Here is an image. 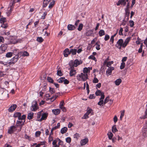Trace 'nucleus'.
Masks as SVG:
<instances>
[{
	"instance_id": "obj_43",
	"label": "nucleus",
	"mask_w": 147,
	"mask_h": 147,
	"mask_svg": "<svg viewBox=\"0 0 147 147\" xmlns=\"http://www.w3.org/2000/svg\"><path fill=\"white\" fill-rule=\"evenodd\" d=\"M83 26V24H80L78 28V30L79 31H80L82 29Z\"/></svg>"
},
{
	"instance_id": "obj_5",
	"label": "nucleus",
	"mask_w": 147,
	"mask_h": 147,
	"mask_svg": "<svg viewBox=\"0 0 147 147\" xmlns=\"http://www.w3.org/2000/svg\"><path fill=\"white\" fill-rule=\"evenodd\" d=\"M14 3V1L13 0H11V2L9 4V7L8 8V9L10 8V9L9 10V11L7 12V16H9L11 13V11L12 10L13 8V7Z\"/></svg>"
},
{
	"instance_id": "obj_3",
	"label": "nucleus",
	"mask_w": 147,
	"mask_h": 147,
	"mask_svg": "<svg viewBox=\"0 0 147 147\" xmlns=\"http://www.w3.org/2000/svg\"><path fill=\"white\" fill-rule=\"evenodd\" d=\"M31 109L32 111H35L38 109V104L35 100L33 101Z\"/></svg>"
},
{
	"instance_id": "obj_17",
	"label": "nucleus",
	"mask_w": 147,
	"mask_h": 147,
	"mask_svg": "<svg viewBox=\"0 0 147 147\" xmlns=\"http://www.w3.org/2000/svg\"><path fill=\"white\" fill-rule=\"evenodd\" d=\"M67 28L69 30H75L76 28L72 24H69L67 26Z\"/></svg>"
},
{
	"instance_id": "obj_14",
	"label": "nucleus",
	"mask_w": 147,
	"mask_h": 147,
	"mask_svg": "<svg viewBox=\"0 0 147 147\" xmlns=\"http://www.w3.org/2000/svg\"><path fill=\"white\" fill-rule=\"evenodd\" d=\"M128 8H129V3H127V8L125 10V12H126V15L125 16V18L127 20H128L129 19Z\"/></svg>"
},
{
	"instance_id": "obj_51",
	"label": "nucleus",
	"mask_w": 147,
	"mask_h": 147,
	"mask_svg": "<svg viewBox=\"0 0 147 147\" xmlns=\"http://www.w3.org/2000/svg\"><path fill=\"white\" fill-rule=\"evenodd\" d=\"M125 66V63L124 62H122L120 67V68L122 69H123Z\"/></svg>"
},
{
	"instance_id": "obj_50",
	"label": "nucleus",
	"mask_w": 147,
	"mask_h": 147,
	"mask_svg": "<svg viewBox=\"0 0 147 147\" xmlns=\"http://www.w3.org/2000/svg\"><path fill=\"white\" fill-rule=\"evenodd\" d=\"M88 58L92 59L96 61H97L95 57H94L93 55H90V56Z\"/></svg>"
},
{
	"instance_id": "obj_54",
	"label": "nucleus",
	"mask_w": 147,
	"mask_h": 147,
	"mask_svg": "<svg viewBox=\"0 0 147 147\" xmlns=\"http://www.w3.org/2000/svg\"><path fill=\"white\" fill-rule=\"evenodd\" d=\"M110 38L108 34H106L105 36L104 39L105 41L108 40Z\"/></svg>"
},
{
	"instance_id": "obj_40",
	"label": "nucleus",
	"mask_w": 147,
	"mask_h": 147,
	"mask_svg": "<svg viewBox=\"0 0 147 147\" xmlns=\"http://www.w3.org/2000/svg\"><path fill=\"white\" fill-rule=\"evenodd\" d=\"M80 136V134L77 133L75 134L74 136V138H76V140H78V139L79 138Z\"/></svg>"
},
{
	"instance_id": "obj_8",
	"label": "nucleus",
	"mask_w": 147,
	"mask_h": 147,
	"mask_svg": "<svg viewBox=\"0 0 147 147\" xmlns=\"http://www.w3.org/2000/svg\"><path fill=\"white\" fill-rule=\"evenodd\" d=\"M95 94L97 96H101L100 99H104L105 98L104 93L100 90H98L95 92Z\"/></svg>"
},
{
	"instance_id": "obj_64",
	"label": "nucleus",
	"mask_w": 147,
	"mask_h": 147,
	"mask_svg": "<svg viewBox=\"0 0 147 147\" xmlns=\"http://www.w3.org/2000/svg\"><path fill=\"white\" fill-rule=\"evenodd\" d=\"M89 98L92 99L95 98V96L94 94H90L89 96Z\"/></svg>"
},
{
	"instance_id": "obj_53",
	"label": "nucleus",
	"mask_w": 147,
	"mask_h": 147,
	"mask_svg": "<svg viewBox=\"0 0 147 147\" xmlns=\"http://www.w3.org/2000/svg\"><path fill=\"white\" fill-rule=\"evenodd\" d=\"M71 138L69 137H67L66 139V142L68 143H70L71 142Z\"/></svg>"
},
{
	"instance_id": "obj_6",
	"label": "nucleus",
	"mask_w": 147,
	"mask_h": 147,
	"mask_svg": "<svg viewBox=\"0 0 147 147\" xmlns=\"http://www.w3.org/2000/svg\"><path fill=\"white\" fill-rule=\"evenodd\" d=\"M25 122V121H24L22 123H20V121H17L16 122V127H19L20 128L18 130V131L20 132L21 131L22 127L24 125V123Z\"/></svg>"
},
{
	"instance_id": "obj_4",
	"label": "nucleus",
	"mask_w": 147,
	"mask_h": 147,
	"mask_svg": "<svg viewBox=\"0 0 147 147\" xmlns=\"http://www.w3.org/2000/svg\"><path fill=\"white\" fill-rule=\"evenodd\" d=\"M19 58L18 54L16 55L14 57L10 60V61L9 62L8 64L9 65L14 64L18 61Z\"/></svg>"
},
{
	"instance_id": "obj_29",
	"label": "nucleus",
	"mask_w": 147,
	"mask_h": 147,
	"mask_svg": "<svg viewBox=\"0 0 147 147\" xmlns=\"http://www.w3.org/2000/svg\"><path fill=\"white\" fill-rule=\"evenodd\" d=\"M107 135L108 136V137L110 140H111L112 138V137L113 136V134L110 131L109 132L107 133Z\"/></svg>"
},
{
	"instance_id": "obj_34",
	"label": "nucleus",
	"mask_w": 147,
	"mask_h": 147,
	"mask_svg": "<svg viewBox=\"0 0 147 147\" xmlns=\"http://www.w3.org/2000/svg\"><path fill=\"white\" fill-rule=\"evenodd\" d=\"M36 40L37 41L41 42H43L44 40L41 37H37L36 39Z\"/></svg>"
},
{
	"instance_id": "obj_49",
	"label": "nucleus",
	"mask_w": 147,
	"mask_h": 147,
	"mask_svg": "<svg viewBox=\"0 0 147 147\" xmlns=\"http://www.w3.org/2000/svg\"><path fill=\"white\" fill-rule=\"evenodd\" d=\"M112 71L109 69H108L106 71V74L107 75H109L111 74Z\"/></svg>"
},
{
	"instance_id": "obj_21",
	"label": "nucleus",
	"mask_w": 147,
	"mask_h": 147,
	"mask_svg": "<svg viewBox=\"0 0 147 147\" xmlns=\"http://www.w3.org/2000/svg\"><path fill=\"white\" fill-rule=\"evenodd\" d=\"M76 52L77 50L76 49H71L70 50V54L71 53L73 55H76Z\"/></svg>"
},
{
	"instance_id": "obj_19",
	"label": "nucleus",
	"mask_w": 147,
	"mask_h": 147,
	"mask_svg": "<svg viewBox=\"0 0 147 147\" xmlns=\"http://www.w3.org/2000/svg\"><path fill=\"white\" fill-rule=\"evenodd\" d=\"M48 115V114L45 113L42 114V115L40 119V121H41L42 120H45L47 118V117Z\"/></svg>"
},
{
	"instance_id": "obj_9",
	"label": "nucleus",
	"mask_w": 147,
	"mask_h": 147,
	"mask_svg": "<svg viewBox=\"0 0 147 147\" xmlns=\"http://www.w3.org/2000/svg\"><path fill=\"white\" fill-rule=\"evenodd\" d=\"M123 42V41L122 39H119L117 42V44L116 45V46L119 49H120L121 46H122Z\"/></svg>"
},
{
	"instance_id": "obj_52",
	"label": "nucleus",
	"mask_w": 147,
	"mask_h": 147,
	"mask_svg": "<svg viewBox=\"0 0 147 147\" xmlns=\"http://www.w3.org/2000/svg\"><path fill=\"white\" fill-rule=\"evenodd\" d=\"M109 97H107L105 99L104 101V104H105L107 103L109 100Z\"/></svg>"
},
{
	"instance_id": "obj_57",
	"label": "nucleus",
	"mask_w": 147,
	"mask_h": 147,
	"mask_svg": "<svg viewBox=\"0 0 147 147\" xmlns=\"http://www.w3.org/2000/svg\"><path fill=\"white\" fill-rule=\"evenodd\" d=\"M123 31V29L122 28H121L119 31V35H123L122 32Z\"/></svg>"
},
{
	"instance_id": "obj_23",
	"label": "nucleus",
	"mask_w": 147,
	"mask_h": 147,
	"mask_svg": "<svg viewBox=\"0 0 147 147\" xmlns=\"http://www.w3.org/2000/svg\"><path fill=\"white\" fill-rule=\"evenodd\" d=\"M67 130V128L66 127H64L61 129V131L62 134H63L65 133Z\"/></svg>"
},
{
	"instance_id": "obj_37",
	"label": "nucleus",
	"mask_w": 147,
	"mask_h": 147,
	"mask_svg": "<svg viewBox=\"0 0 147 147\" xmlns=\"http://www.w3.org/2000/svg\"><path fill=\"white\" fill-rule=\"evenodd\" d=\"M74 61H71L69 63V65L71 68H74Z\"/></svg>"
},
{
	"instance_id": "obj_33",
	"label": "nucleus",
	"mask_w": 147,
	"mask_h": 147,
	"mask_svg": "<svg viewBox=\"0 0 147 147\" xmlns=\"http://www.w3.org/2000/svg\"><path fill=\"white\" fill-rule=\"evenodd\" d=\"M104 99H100V101L98 103V105L100 106H101L103 104H104Z\"/></svg>"
},
{
	"instance_id": "obj_31",
	"label": "nucleus",
	"mask_w": 147,
	"mask_h": 147,
	"mask_svg": "<svg viewBox=\"0 0 147 147\" xmlns=\"http://www.w3.org/2000/svg\"><path fill=\"white\" fill-rule=\"evenodd\" d=\"M74 63V66L75 67H77L80 64L78 60H75Z\"/></svg>"
},
{
	"instance_id": "obj_20",
	"label": "nucleus",
	"mask_w": 147,
	"mask_h": 147,
	"mask_svg": "<svg viewBox=\"0 0 147 147\" xmlns=\"http://www.w3.org/2000/svg\"><path fill=\"white\" fill-rule=\"evenodd\" d=\"M76 74V70L72 69L70 71V76H72L75 75Z\"/></svg>"
},
{
	"instance_id": "obj_25",
	"label": "nucleus",
	"mask_w": 147,
	"mask_h": 147,
	"mask_svg": "<svg viewBox=\"0 0 147 147\" xmlns=\"http://www.w3.org/2000/svg\"><path fill=\"white\" fill-rule=\"evenodd\" d=\"M129 42V38L128 37L126 39L124 43L123 42L122 47H125L127 45V44L128 42Z\"/></svg>"
},
{
	"instance_id": "obj_45",
	"label": "nucleus",
	"mask_w": 147,
	"mask_h": 147,
	"mask_svg": "<svg viewBox=\"0 0 147 147\" xmlns=\"http://www.w3.org/2000/svg\"><path fill=\"white\" fill-rule=\"evenodd\" d=\"M24 137L25 138L28 139L29 141H31L32 140L31 138L26 134L25 135Z\"/></svg>"
},
{
	"instance_id": "obj_13",
	"label": "nucleus",
	"mask_w": 147,
	"mask_h": 147,
	"mask_svg": "<svg viewBox=\"0 0 147 147\" xmlns=\"http://www.w3.org/2000/svg\"><path fill=\"white\" fill-rule=\"evenodd\" d=\"M17 107V106L16 105L13 104L9 107L8 111L10 112H12L15 110Z\"/></svg>"
},
{
	"instance_id": "obj_2",
	"label": "nucleus",
	"mask_w": 147,
	"mask_h": 147,
	"mask_svg": "<svg viewBox=\"0 0 147 147\" xmlns=\"http://www.w3.org/2000/svg\"><path fill=\"white\" fill-rule=\"evenodd\" d=\"M77 78L78 80H79L81 78L83 81H85L88 79V75L87 74L82 73L80 74H78L77 76Z\"/></svg>"
},
{
	"instance_id": "obj_24",
	"label": "nucleus",
	"mask_w": 147,
	"mask_h": 147,
	"mask_svg": "<svg viewBox=\"0 0 147 147\" xmlns=\"http://www.w3.org/2000/svg\"><path fill=\"white\" fill-rule=\"evenodd\" d=\"M121 79L119 78L116 80L115 82L116 85L118 86L121 83Z\"/></svg>"
},
{
	"instance_id": "obj_60",
	"label": "nucleus",
	"mask_w": 147,
	"mask_h": 147,
	"mask_svg": "<svg viewBox=\"0 0 147 147\" xmlns=\"http://www.w3.org/2000/svg\"><path fill=\"white\" fill-rule=\"evenodd\" d=\"M113 63V61L109 62H108L107 64V66L108 67H109Z\"/></svg>"
},
{
	"instance_id": "obj_63",
	"label": "nucleus",
	"mask_w": 147,
	"mask_h": 147,
	"mask_svg": "<svg viewBox=\"0 0 147 147\" xmlns=\"http://www.w3.org/2000/svg\"><path fill=\"white\" fill-rule=\"evenodd\" d=\"M96 48L97 50H99L100 49V45L97 44V43L96 44Z\"/></svg>"
},
{
	"instance_id": "obj_47",
	"label": "nucleus",
	"mask_w": 147,
	"mask_h": 147,
	"mask_svg": "<svg viewBox=\"0 0 147 147\" xmlns=\"http://www.w3.org/2000/svg\"><path fill=\"white\" fill-rule=\"evenodd\" d=\"M49 91L51 94H53L55 92V90L54 89L50 88Z\"/></svg>"
},
{
	"instance_id": "obj_18",
	"label": "nucleus",
	"mask_w": 147,
	"mask_h": 147,
	"mask_svg": "<svg viewBox=\"0 0 147 147\" xmlns=\"http://www.w3.org/2000/svg\"><path fill=\"white\" fill-rule=\"evenodd\" d=\"M60 109H57L52 110L53 113L55 115L59 114L60 113Z\"/></svg>"
},
{
	"instance_id": "obj_36",
	"label": "nucleus",
	"mask_w": 147,
	"mask_h": 147,
	"mask_svg": "<svg viewBox=\"0 0 147 147\" xmlns=\"http://www.w3.org/2000/svg\"><path fill=\"white\" fill-rule=\"evenodd\" d=\"M22 56H28L29 55V53L26 51H24L22 53Z\"/></svg>"
},
{
	"instance_id": "obj_48",
	"label": "nucleus",
	"mask_w": 147,
	"mask_h": 147,
	"mask_svg": "<svg viewBox=\"0 0 147 147\" xmlns=\"http://www.w3.org/2000/svg\"><path fill=\"white\" fill-rule=\"evenodd\" d=\"M129 24L131 27H133L134 25V22L132 20L129 21Z\"/></svg>"
},
{
	"instance_id": "obj_26",
	"label": "nucleus",
	"mask_w": 147,
	"mask_h": 147,
	"mask_svg": "<svg viewBox=\"0 0 147 147\" xmlns=\"http://www.w3.org/2000/svg\"><path fill=\"white\" fill-rule=\"evenodd\" d=\"M33 116V113H28L27 118L29 119H32Z\"/></svg>"
},
{
	"instance_id": "obj_1",
	"label": "nucleus",
	"mask_w": 147,
	"mask_h": 147,
	"mask_svg": "<svg viewBox=\"0 0 147 147\" xmlns=\"http://www.w3.org/2000/svg\"><path fill=\"white\" fill-rule=\"evenodd\" d=\"M49 4V8L50 9L54 5L55 1L54 0H44L43 1V7H45Z\"/></svg>"
},
{
	"instance_id": "obj_46",
	"label": "nucleus",
	"mask_w": 147,
	"mask_h": 147,
	"mask_svg": "<svg viewBox=\"0 0 147 147\" xmlns=\"http://www.w3.org/2000/svg\"><path fill=\"white\" fill-rule=\"evenodd\" d=\"M47 79L49 82L51 83H53V80L52 78L51 77H48L47 78Z\"/></svg>"
},
{
	"instance_id": "obj_59",
	"label": "nucleus",
	"mask_w": 147,
	"mask_h": 147,
	"mask_svg": "<svg viewBox=\"0 0 147 147\" xmlns=\"http://www.w3.org/2000/svg\"><path fill=\"white\" fill-rule=\"evenodd\" d=\"M64 84H68L69 83V81L67 79H65V78L64 81Z\"/></svg>"
},
{
	"instance_id": "obj_30",
	"label": "nucleus",
	"mask_w": 147,
	"mask_h": 147,
	"mask_svg": "<svg viewBox=\"0 0 147 147\" xmlns=\"http://www.w3.org/2000/svg\"><path fill=\"white\" fill-rule=\"evenodd\" d=\"M112 131L113 133H115L118 131L115 125H113L112 128Z\"/></svg>"
},
{
	"instance_id": "obj_61",
	"label": "nucleus",
	"mask_w": 147,
	"mask_h": 147,
	"mask_svg": "<svg viewBox=\"0 0 147 147\" xmlns=\"http://www.w3.org/2000/svg\"><path fill=\"white\" fill-rule=\"evenodd\" d=\"M26 117V115H24L22 117H21V116H20V118L19 120H24L25 119Z\"/></svg>"
},
{
	"instance_id": "obj_32",
	"label": "nucleus",
	"mask_w": 147,
	"mask_h": 147,
	"mask_svg": "<svg viewBox=\"0 0 147 147\" xmlns=\"http://www.w3.org/2000/svg\"><path fill=\"white\" fill-rule=\"evenodd\" d=\"M147 118V109H146L145 111V114L144 115L141 117L142 119H144Z\"/></svg>"
},
{
	"instance_id": "obj_7",
	"label": "nucleus",
	"mask_w": 147,
	"mask_h": 147,
	"mask_svg": "<svg viewBox=\"0 0 147 147\" xmlns=\"http://www.w3.org/2000/svg\"><path fill=\"white\" fill-rule=\"evenodd\" d=\"M142 131L143 136L145 137H147V123L144 125Z\"/></svg>"
},
{
	"instance_id": "obj_27",
	"label": "nucleus",
	"mask_w": 147,
	"mask_h": 147,
	"mask_svg": "<svg viewBox=\"0 0 147 147\" xmlns=\"http://www.w3.org/2000/svg\"><path fill=\"white\" fill-rule=\"evenodd\" d=\"M105 34V32L103 30H100L99 32V34L100 36L104 35Z\"/></svg>"
},
{
	"instance_id": "obj_41",
	"label": "nucleus",
	"mask_w": 147,
	"mask_h": 147,
	"mask_svg": "<svg viewBox=\"0 0 147 147\" xmlns=\"http://www.w3.org/2000/svg\"><path fill=\"white\" fill-rule=\"evenodd\" d=\"M83 71L84 73L87 74V73L89 72V69L88 68L85 67L83 69Z\"/></svg>"
},
{
	"instance_id": "obj_15",
	"label": "nucleus",
	"mask_w": 147,
	"mask_h": 147,
	"mask_svg": "<svg viewBox=\"0 0 147 147\" xmlns=\"http://www.w3.org/2000/svg\"><path fill=\"white\" fill-rule=\"evenodd\" d=\"M126 4V2L125 1V0H119L117 3V5L118 6L119 5H120L125 6Z\"/></svg>"
},
{
	"instance_id": "obj_56",
	"label": "nucleus",
	"mask_w": 147,
	"mask_h": 147,
	"mask_svg": "<svg viewBox=\"0 0 147 147\" xmlns=\"http://www.w3.org/2000/svg\"><path fill=\"white\" fill-rule=\"evenodd\" d=\"M98 79L96 78H95V77L94 78V80H93V83H98Z\"/></svg>"
},
{
	"instance_id": "obj_39",
	"label": "nucleus",
	"mask_w": 147,
	"mask_h": 147,
	"mask_svg": "<svg viewBox=\"0 0 147 147\" xmlns=\"http://www.w3.org/2000/svg\"><path fill=\"white\" fill-rule=\"evenodd\" d=\"M64 79V77H61L58 79L57 80L58 82L61 83L63 82Z\"/></svg>"
},
{
	"instance_id": "obj_28",
	"label": "nucleus",
	"mask_w": 147,
	"mask_h": 147,
	"mask_svg": "<svg viewBox=\"0 0 147 147\" xmlns=\"http://www.w3.org/2000/svg\"><path fill=\"white\" fill-rule=\"evenodd\" d=\"M6 22V19L5 18H1L0 19V23L3 24Z\"/></svg>"
},
{
	"instance_id": "obj_12",
	"label": "nucleus",
	"mask_w": 147,
	"mask_h": 147,
	"mask_svg": "<svg viewBox=\"0 0 147 147\" xmlns=\"http://www.w3.org/2000/svg\"><path fill=\"white\" fill-rule=\"evenodd\" d=\"M88 142V140L87 138L82 140L80 142V144L82 146H83L86 144Z\"/></svg>"
},
{
	"instance_id": "obj_62",
	"label": "nucleus",
	"mask_w": 147,
	"mask_h": 147,
	"mask_svg": "<svg viewBox=\"0 0 147 147\" xmlns=\"http://www.w3.org/2000/svg\"><path fill=\"white\" fill-rule=\"evenodd\" d=\"M64 101L63 100L61 101L59 105V107H61L63 106L64 105Z\"/></svg>"
},
{
	"instance_id": "obj_16",
	"label": "nucleus",
	"mask_w": 147,
	"mask_h": 147,
	"mask_svg": "<svg viewBox=\"0 0 147 147\" xmlns=\"http://www.w3.org/2000/svg\"><path fill=\"white\" fill-rule=\"evenodd\" d=\"M70 54V51L68 49H66L64 51V55L65 57H67L68 55Z\"/></svg>"
},
{
	"instance_id": "obj_10",
	"label": "nucleus",
	"mask_w": 147,
	"mask_h": 147,
	"mask_svg": "<svg viewBox=\"0 0 147 147\" xmlns=\"http://www.w3.org/2000/svg\"><path fill=\"white\" fill-rule=\"evenodd\" d=\"M16 130H18L16 129V126L13 125L11 126L8 129V132L9 134H11L13 133L14 131Z\"/></svg>"
},
{
	"instance_id": "obj_42",
	"label": "nucleus",
	"mask_w": 147,
	"mask_h": 147,
	"mask_svg": "<svg viewBox=\"0 0 147 147\" xmlns=\"http://www.w3.org/2000/svg\"><path fill=\"white\" fill-rule=\"evenodd\" d=\"M57 95H55V96H54L53 97L49 99L52 102H53V101H54L57 98Z\"/></svg>"
},
{
	"instance_id": "obj_58",
	"label": "nucleus",
	"mask_w": 147,
	"mask_h": 147,
	"mask_svg": "<svg viewBox=\"0 0 147 147\" xmlns=\"http://www.w3.org/2000/svg\"><path fill=\"white\" fill-rule=\"evenodd\" d=\"M41 132L40 131H37L36 132L35 134V136L36 137H38L40 135Z\"/></svg>"
},
{
	"instance_id": "obj_38",
	"label": "nucleus",
	"mask_w": 147,
	"mask_h": 147,
	"mask_svg": "<svg viewBox=\"0 0 147 147\" xmlns=\"http://www.w3.org/2000/svg\"><path fill=\"white\" fill-rule=\"evenodd\" d=\"M12 55L13 53L12 52H9L6 54V56L7 57H10L12 56Z\"/></svg>"
},
{
	"instance_id": "obj_44",
	"label": "nucleus",
	"mask_w": 147,
	"mask_h": 147,
	"mask_svg": "<svg viewBox=\"0 0 147 147\" xmlns=\"http://www.w3.org/2000/svg\"><path fill=\"white\" fill-rule=\"evenodd\" d=\"M1 27L4 28H6L8 27V25L7 24L3 23L1 24Z\"/></svg>"
},
{
	"instance_id": "obj_55",
	"label": "nucleus",
	"mask_w": 147,
	"mask_h": 147,
	"mask_svg": "<svg viewBox=\"0 0 147 147\" xmlns=\"http://www.w3.org/2000/svg\"><path fill=\"white\" fill-rule=\"evenodd\" d=\"M57 75L60 76H61L63 75V74L60 70H58L57 71Z\"/></svg>"
},
{
	"instance_id": "obj_22",
	"label": "nucleus",
	"mask_w": 147,
	"mask_h": 147,
	"mask_svg": "<svg viewBox=\"0 0 147 147\" xmlns=\"http://www.w3.org/2000/svg\"><path fill=\"white\" fill-rule=\"evenodd\" d=\"M21 113L19 112H17L15 113L14 114V117H18V119L19 120L20 118V116H21Z\"/></svg>"
},
{
	"instance_id": "obj_35",
	"label": "nucleus",
	"mask_w": 147,
	"mask_h": 147,
	"mask_svg": "<svg viewBox=\"0 0 147 147\" xmlns=\"http://www.w3.org/2000/svg\"><path fill=\"white\" fill-rule=\"evenodd\" d=\"M121 115L120 116V119L122 120V118L124 115L125 111L124 110L121 111Z\"/></svg>"
},
{
	"instance_id": "obj_11",
	"label": "nucleus",
	"mask_w": 147,
	"mask_h": 147,
	"mask_svg": "<svg viewBox=\"0 0 147 147\" xmlns=\"http://www.w3.org/2000/svg\"><path fill=\"white\" fill-rule=\"evenodd\" d=\"M92 110L91 109H89L88 110L86 113L82 117L83 119H86L89 117L88 115L90 113H92Z\"/></svg>"
}]
</instances>
